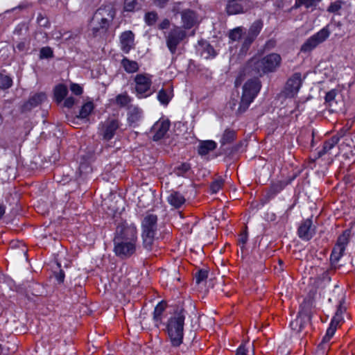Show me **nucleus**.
<instances>
[{
  "label": "nucleus",
  "instance_id": "4d7b16f0",
  "mask_svg": "<svg viewBox=\"0 0 355 355\" xmlns=\"http://www.w3.org/2000/svg\"><path fill=\"white\" fill-rule=\"evenodd\" d=\"M75 103V99L72 96H69L65 98L64 101V106L67 108H71L73 106Z\"/></svg>",
  "mask_w": 355,
  "mask_h": 355
},
{
  "label": "nucleus",
  "instance_id": "cd10ccee",
  "mask_svg": "<svg viewBox=\"0 0 355 355\" xmlns=\"http://www.w3.org/2000/svg\"><path fill=\"white\" fill-rule=\"evenodd\" d=\"M322 0H295L293 8L297 9L304 6L306 9L314 10Z\"/></svg>",
  "mask_w": 355,
  "mask_h": 355
},
{
  "label": "nucleus",
  "instance_id": "39448f33",
  "mask_svg": "<svg viewBox=\"0 0 355 355\" xmlns=\"http://www.w3.org/2000/svg\"><path fill=\"white\" fill-rule=\"evenodd\" d=\"M157 216L147 214L141 221V238L144 249L151 251L157 234Z\"/></svg>",
  "mask_w": 355,
  "mask_h": 355
},
{
  "label": "nucleus",
  "instance_id": "423d86ee",
  "mask_svg": "<svg viewBox=\"0 0 355 355\" xmlns=\"http://www.w3.org/2000/svg\"><path fill=\"white\" fill-rule=\"evenodd\" d=\"M352 237V230L346 229L337 239L336 243L333 248L330 255V262L334 266H336L340 259L343 257L345 249L349 244Z\"/></svg>",
  "mask_w": 355,
  "mask_h": 355
},
{
  "label": "nucleus",
  "instance_id": "58836bf2",
  "mask_svg": "<svg viewBox=\"0 0 355 355\" xmlns=\"http://www.w3.org/2000/svg\"><path fill=\"white\" fill-rule=\"evenodd\" d=\"M255 40L256 39H254V38L252 37L251 36L246 34V35L244 37L241 49H240V53L241 54H246V53L248 51L250 46L254 42Z\"/></svg>",
  "mask_w": 355,
  "mask_h": 355
},
{
  "label": "nucleus",
  "instance_id": "4be33fe9",
  "mask_svg": "<svg viewBox=\"0 0 355 355\" xmlns=\"http://www.w3.org/2000/svg\"><path fill=\"white\" fill-rule=\"evenodd\" d=\"M167 306L166 302L164 301L159 302L155 307L153 311V321L155 326L159 327L162 321V316Z\"/></svg>",
  "mask_w": 355,
  "mask_h": 355
},
{
  "label": "nucleus",
  "instance_id": "2f4dec72",
  "mask_svg": "<svg viewBox=\"0 0 355 355\" xmlns=\"http://www.w3.org/2000/svg\"><path fill=\"white\" fill-rule=\"evenodd\" d=\"M173 97L172 91L167 92L164 89H161L157 94V100L163 105H167Z\"/></svg>",
  "mask_w": 355,
  "mask_h": 355
},
{
  "label": "nucleus",
  "instance_id": "a19ab883",
  "mask_svg": "<svg viewBox=\"0 0 355 355\" xmlns=\"http://www.w3.org/2000/svg\"><path fill=\"white\" fill-rule=\"evenodd\" d=\"M54 57L53 49L50 46H44L40 49L39 58L40 60L50 59Z\"/></svg>",
  "mask_w": 355,
  "mask_h": 355
},
{
  "label": "nucleus",
  "instance_id": "c756f323",
  "mask_svg": "<svg viewBox=\"0 0 355 355\" xmlns=\"http://www.w3.org/2000/svg\"><path fill=\"white\" fill-rule=\"evenodd\" d=\"M31 49V41L29 39L24 38L21 41L17 42L14 46L15 52L21 53L23 55L29 54Z\"/></svg>",
  "mask_w": 355,
  "mask_h": 355
},
{
  "label": "nucleus",
  "instance_id": "774afa93",
  "mask_svg": "<svg viewBox=\"0 0 355 355\" xmlns=\"http://www.w3.org/2000/svg\"><path fill=\"white\" fill-rule=\"evenodd\" d=\"M21 28L19 26H17L14 31L15 34L20 35L21 34Z\"/></svg>",
  "mask_w": 355,
  "mask_h": 355
},
{
  "label": "nucleus",
  "instance_id": "a878e982",
  "mask_svg": "<svg viewBox=\"0 0 355 355\" xmlns=\"http://www.w3.org/2000/svg\"><path fill=\"white\" fill-rule=\"evenodd\" d=\"M121 64L123 69L128 73H135L139 69L137 62L131 60L126 57L121 60Z\"/></svg>",
  "mask_w": 355,
  "mask_h": 355
},
{
  "label": "nucleus",
  "instance_id": "603ef678",
  "mask_svg": "<svg viewBox=\"0 0 355 355\" xmlns=\"http://www.w3.org/2000/svg\"><path fill=\"white\" fill-rule=\"evenodd\" d=\"M37 23L41 27L49 28L50 26V22L48 17L42 13H38L37 17Z\"/></svg>",
  "mask_w": 355,
  "mask_h": 355
},
{
  "label": "nucleus",
  "instance_id": "338daca9",
  "mask_svg": "<svg viewBox=\"0 0 355 355\" xmlns=\"http://www.w3.org/2000/svg\"><path fill=\"white\" fill-rule=\"evenodd\" d=\"M242 146V142L240 141L239 144H236L233 146L232 151H238L240 148Z\"/></svg>",
  "mask_w": 355,
  "mask_h": 355
},
{
  "label": "nucleus",
  "instance_id": "5701e85b",
  "mask_svg": "<svg viewBox=\"0 0 355 355\" xmlns=\"http://www.w3.org/2000/svg\"><path fill=\"white\" fill-rule=\"evenodd\" d=\"M68 94V88L64 84H58L53 88V99L58 103L64 101Z\"/></svg>",
  "mask_w": 355,
  "mask_h": 355
},
{
  "label": "nucleus",
  "instance_id": "c9c22d12",
  "mask_svg": "<svg viewBox=\"0 0 355 355\" xmlns=\"http://www.w3.org/2000/svg\"><path fill=\"white\" fill-rule=\"evenodd\" d=\"M12 85V79L10 76L0 73V89H9Z\"/></svg>",
  "mask_w": 355,
  "mask_h": 355
},
{
  "label": "nucleus",
  "instance_id": "f03ea898",
  "mask_svg": "<svg viewBox=\"0 0 355 355\" xmlns=\"http://www.w3.org/2000/svg\"><path fill=\"white\" fill-rule=\"evenodd\" d=\"M115 15V8L111 4L103 5L98 8L89 21L92 36L97 37L105 33Z\"/></svg>",
  "mask_w": 355,
  "mask_h": 355
},
{
  "label": "nucleus",
  "instance_id": "e2e57ef3",
  "mask_svg": "<svg viewBox=\"0 0 355 355\" xmlns=\"http://www.w3.org/2000/svg\"><path fill=\"white\" fill-rule=\"evenodd\" d=\"M170 21L168 19H164L159 25L160 30L167 29L169 27Z\"/></svg>",
  "mask_w": 355,
  "mask_h": 355
},
{
  "label": "nucleus",
  "instance_id": "bf43d9fd",
  "mask_svg": "<svg viewBox=\"0 0 355 355\" xmlns=\"http://www.w3.org/2000/svg\"><path fill=\"white\" fill-rule=\"evenodd\" d=\"M290 327H291L292 329L296 330L297 331H300L302 329V325L299 324V321L297 319L291 322Z\"/></svg>",
  "mask_w": 355,
  "mask_h": 355
},
{
  "label": "nucleus",
  "instance_id": "49530a36",
  "mask_svg": "<svg viewBox=\"0 0 355 355\" xmlns=\"http://www.w3.org/2000/svg\"><path fill=\"white\" fill-rule=\"evenodd\" d=\"M223 184L224 180L221 178L213 181L209 187L211 193H216L220 189H222Z\"/></svg>",
  "mask_w": 355,
  "mask_h": 355
},
{
  "label": "nucleus",
  "instance_id": "72a5a7b5",
  "mask_svg": "<svg viewBox=\"0 0 355 355\" xmlns=\"http://www.w3.org/2000/svg\"><path fill=\"white\" fill-rule=\"evenodd\" d=\"M142 117V110L138 107H134L128 114V120L130 123L138 122Z\"/></svg>",
  "mask_w": 355,
  "mask_h": 355
},
{
  "label": "nucleus",
  "instance_id": "b1692460",
  "mask_svg": "<svg viewBox=\"0 0 355 355\" xmlns=\"http://www.w3.org/2000/svg\"><path fill=\"white\" fill-rule=\"evenodd\" d=\"M217 144L212 140H207L202 141L198 147V153L204 156L209 153V152L216 149Z\"/></svg>",
  "mask_w": 355,
  "mask_h": 355
},
{
  "label": "nucleus",
  "instance_id": "ea45409f",
  "mask_svg": "<svg viewBox=\"0 0 355 355\" xmlns=\"http://www.w3.org/2000/svg\"><path fill=\"white\" fill-rule=\"evenodd\" d=\"M255 40L256 39H254V38L252 37L251 36L246 34V35L244 37L241 49H240V53L241 54H246V53L248 51L250 46L254 42Z\"/></svg>",
  "mask_w": 355,
  "mask_h": 355
},
{
  "label": "nucleus",
  "instance_id": "5fc2aeb1",
  "mask_svg": "<svg viewBox=\"0 0 355 355\" xmlns=\"http://www.w3.org/2000/svg\"><path fill=\"white\" fill-rule=\"evenodd\" d=\"M57 265H58V268H60V270L58 272H54L55 277L59 284H62L64 281L65 274H64V270L60 268H61L60 263H57Z\"/></svg>",
  "mask_w": 355,
  "mask_h": 355
},
{
  "label": "nucleus",
  "instance_id": "8fccbe9b",
  "mask_svg": "<svg viewBox=\"0 0 355 355\" xmlns=\"http://www.w3.org/2000/svg\"><path fill=\"white\" fill-rule=\"evenodd\" d=\"M343 4V2L341 0L331 2L327 8V11L330 13H336L341 9Z\"/></svg>",
  "mask_w": 355,
  "mask_h": 355
},
{
  "label": "nucleus",
  "instance_id": "aec40b11",
  "mask_svg": "<svg viewBox=\"0 0 355 355\" xmlns=\"http://www.w3.org/2000/svg\"><path fill=\"white\" fill-rule=\"evenodd\" d=\"M181 19L182 27L184 29H190L194 26L196 22L197 15L195 11L191 9H185L181 12Z\"/></svg>",
  "mask_w": 355,
  "mask_h": 355
},
{
  "label": "nucleus",
  "instance_id": "dca6fc26",
  "mask_svg": "<svg viewBox=\"0 0 355 355\" xmlns=\"http://www.w3.org/2000/svg\"><path fill=\"white\" fill-rule=\"evenodd\" d=\"M261 87V82L259 79H250L244 84L243 87L242 95L254 99V98L259 92Z\"/></svg>",
  "mask_w": 355,
  "mask_h": 355
},
{
  "label": "nucleus",
  "instance_id": "37998d69",
  "mask_svg": "<svg viewBox=\"0 0 355 355\" xmlns=\"http://www.w3.org/2000/svg\"><path fill=\"white\" fill-rule=\"evenodd\" d=\"M337 95V91L336 89H331L325 95V103L329 107H332L334 103H336L335 98Z\"/></svg>",
  "mask_w": 355,
  "mask_h": 355
},
{
  "label": "nucleus",
  "instance_id": "9d476101",
  "mask_svg": "<svg viewBox=\"0 0 355 355\" xmlns=\"http://www.w3.org/2000/svg\"><path fill=\"white\" fill-rule=\"evenodd\" d=\"M187 32L182 27L175 26L166 37V46L172 54H175L178 46L187 37Z\"/></svg>",
  "mask_w": 355,
  "mask_h": 355
},
{
  "label": "nucleus",
  "instance_id": "0e129e2a",
  "mask_svg": "<svg viewBox=\"0 0 355 355\" xmlns=\"http://www.w3.org/2000/svg\"><path fill=\"white\" fill-rule=\"evenodd\" d=\"M352 136L349 135L344 138L343 144H345L347 146H351V143L352 142Z\"/></svg>",
  "mask_w": 355,
  "mask_h": 355
},
{
  "label": "nucleus",
  "instance_id": "4468645a",
  "mask_svg": "<svg viewBox=\"0 0 355 355\" xmlns=\"http://www.w3.org/2000/svg\"><path fill=\"white\" fill-rule=\"evenodd\" d=\"M297 174H293L287 179L272 182L266 191V198L267 200L274 198L287 185L290 184L297 177Z\"/></svg>",
  "mask_w": 355,
  "mask_h": 355
},
{
  "label": "nucleus",
  "instance_id": "2eb2a0df",
  "mask_svg": "<svg viewBox=\"0 0 355 355\" xmlns=\"http://www.w3.org/2000/svg\"><path fill=\"white\" fill-rule=\"evenodd\" d=\"M170 128V121L168 120H159L151 128L150 133L152 139L155 141H159L166 134Z\"/></svg>",
  "mask_w": 355,
  "mask_h": 355
},
{
  "label": "nucleus",
  "instance_id": "13d9d810",
  "mask_svg": "<svg viewBox=\"0 0 355 355\" xmlns=\"http://www.w3.org/2000/svg\"><path fill=\"white\" fill-rule=\"evenodd\" d=\"M181 4L182 3L180 2L173 3L171 11L174 15H178L179 13L181 15Z\"/></svg>",
  "mask_w": 355,
  "mask_h": 355
},
{
  "label": "nucleus",
  "instance_id": "3c124183",
  "mask_svg": "<svg viewBox=\"0 0 355 355\" xmlns=\"http://www.w3.org/2000/svg\"><path fill=\"white\" fill-rule=\"evenodd\" d=\"M208 277V271L207 270L201 269L198 270L195 274V279L196 284H200L203 281L206 280Z\"/></svg>",
  "mask_w": 355,
  "mask_h": 355
},
{
  "label": "nucleus",
  "instance_id": "f257e3e1",
  "mask_svg": "<svg viewBox=\"0 0 355 355\" xmlns=\"http://www.w3.org/2000/svg\"><path fill=\"white\" fill-rule=\"evenodd\" d=\"M113 238V252L121 259H127L136 253L138 233L135 223L122 221L119 223Z\"/></svg>",
  "mask_w": 355,
  "mask_h": 355
},
{
  "label": "nucleus",
  "instance_id": "9b49d317",
  "mask_svg": "<svg viewBox=\"0 0 355 355\" xmlns=\"http://www.w3.org/2000/svg\"><path fill=\"white\" fill-rule=\"evenodd\" d=\"M302 85V78L301 73H294L287 80L282 91V96L285 98H294L297 94Z\"/></svg>",
  "mask_w": 355,
  "mask_h": 355
},
{
  "label": "nucleus",
  "instance_id": "bb28decb",
  "mask_svg": "<svg viewBox=\"0 0 355 355\" xmlns=\"http://www.w3.org/2000/svg\"><path fill=\"white\" fill-rule=\"evenodd\" d=\"M338 143V137L332 136L329 139L325 141L323 144V147L322 150H320L318 153V157H321L325 154L328 153Z\"/></svg>",
  "mask_w": 355,
  "mask_h": 355
},
{
  "label": "nucleus",
  "instance_id": "6e6d98bb",
  "mask_svg": "<svg viewBox=\"0 0 355 355\" xmlns=\"http://www.w3.org/2000/svg\"><path fill=\"white\" fill-rule=\"evenodd\" d=\"M71 91L76 95L82 94L83 89L78 84L72 83L70 86Z\"/></svg>",
  "mask_w": 355,
  "mask_h": 355
},
{
  "label": "nucleus",
  "instance_id": "f3484780",
  "mask_svg": "<svg viewBox=\"0 0 355 355\" xmlns=\"http://www.w3.org/2000/svg\"><path fill=\"white\" fill-rule=\"evenodd\" d=\"M46 99V96L43 92L36 93L31 96L28 100L21 106V112L26 113L31 111Z\"/></svg>",
  "mask_w": 355,
  "mask_h": 355
},
{
  "label": "nucleus",
  "instance_id": "e433bc0d",
  "mask_svg": "<svg viewBox=\"0 0 355 355\" xmlns=\"http://www.w3.org/2000/svg\"><path fill=\"white\" fill-rule=\"evenodd\" d=\"M312 306V302L310 299H304L300 304V314H304L306 316H309Z\"/></svg>",
  "mask_w": 355,
  "mask_h": 355
},
{
  "label": "nucleus",
  "instance_id": "f704fd0d",
  "mask_svg": "<svg viewBox=\"0 0 355 355\" xmlns=\"http://www.w3.org/2000/svg\"><path fill=\"white\" fill-rule=\"evenodd\" d=\"M338 323L331 320L329 324V327L327 328L326 334L322 338V342L327 343L330 340V339L334 336L335 332L336 331L337 327L338 326Z\"/></svg>",
  "mask_w": 355,
  "mask_h": 355
},
{
  "label": "nucleus",
  "instance_id": "a18cd8bd",
  "mask_svg": "<svg viewBox=\"0 0 355 355\" xmlns=\"http://www.w3.org/2000/svg\"><path fill=\"white\" fill-rule=\"evenodd\" d=\"M139 9L138 0H125L124 10L127 12H133Z\"/></svg>",
  "mask_w": 355,
  "mask_h": 355
},
{
  "label": "nucleus",
  "instance_id": "7ed1b4c3",
  "mask_svg": "<svg viewBox=\"0 0 355 355\" xmlns=\"http://www.w3.org/2000/svg\"><path fill=\"white\" fill-rule=\"evenodd\" d=\"M184 320V310L175 311L167 320L166 331L173 347H179L182 343Z\"/></svg>",
  "mask_w": 355,
  "mask_h": 355
},
{
  "label": "nucleus",
  "instance_id": "6ab92c4d",
  "mask_svg": "<svg viewBox=\"0 0 355 355\" xmlns=\"http://www.w3.org/2000/svg\"><path fill=\"white\" fill-rule=\"evenodd\" d=\"M196 49L200 56L207 60L214 58L217 55L214 47L205 40L198 41Z\"/></svg>",
  "mask_w": 355,
  "mask_h": 355
},
{
  "label": "nucleus",
  "instance_id": "052dcab7",
  "mask_svg": "<svg viewBox=\"0 0 355 355\" xmlns=\"http://www.w3.org/2000/svg\"><path fill=\"white\" fill-rule=\"evenodd\" d=\"M168 1L169 0H153L154 4L159 8H164Z\"/></svg>",
  "mask_w": 355,
  "mask_h": 355
},
{
  "label": "nucleus",
  "instance_id": "c85d7f7f",
  "mask_svg": "<svg viewBox=\"0 0 355 355\" xmlns=\"http://www.w3.org/2000/svg\"><path fill=\"white\" fill-rule=\"evenodd\" d=\"M263 27V21L262 19H257L255 20L250 26L247 35L251 36L252 37L257 39V36L261 33L262 28Z\"/></svg>",
  "mask_w": 355,
  "mask_h": 355
},
{
  "label": "nucleus",
  "instance_id": "20e7f679",
  "mask_svg": "<svg viewBox=\"0 0 355 355\" xmlns=\"http://www.w3.org/2000/svg\"><path fill=\"white\" fill-rule=\"evenodd\" d=\"M282 57L276 53H269L259 59L250 61L252 70L260 76L276 72L282 64Z\"/></svg>",
  "mask_w": 355,
  "mask_h": 355
},
{
  "label": "nucleus",
  "instance_id": "473e14b6",
  "mask_svg": "<svg viewBox=\"0 0 355 355\" xmlns=\"http://www.w3.org/2000/svg\"><path fill=\"white\" fill-rule=\"evenodd\" d=\"M191 169V166L188 162H182L175 166L173 173L179 177H185L186 174Z\"/></svg>",
  "mask_w": 355,
  "mask_h": 355
},
{
  "label": "nucleus",
  "instance_id": "6e6552de",
  "mask_svg": "<svg viewBox=\"0 0 355 355\" xmlns=\"http://www.w3.org/2000/svg\"><path fill=\"white\" fill-rule=\"evenodd\" d=\"M330 34L331 32L329 26H324L304 42V43L301 46L300 51L302 53L311 52L320 44L324 42L329 37Z\"/></svg>",
  "mask_w": 355,
  "mask_h": 355
},
{
  "label": "nucleus",
  "instance_id": "a211bd4d",
  "mask_svg": "<svg viewBox=\"0 0 355 355\" xmlns=\"http://www.w3.org/2000/svg\"><path fill=\"white\" fill-rule=\"evenodd\" d=\"M121 49L125 53H128L135 48V34L131 31L123 32L120 35Z\"/></svg>",
  "mask_w": 355,
  "mask_h": 355
},
{
  "label": "nucleus",
  "instance_id": "1a4fd4ad",
  "mask_svg": "<svg viewBox=\"0 0 355 355\" xmlns=\"http://www.w3.org/2000/svg\"><path fill=\"white\" fill-rule=\"evenodd\" d=\"M120 121L116 118H108L98 125V135L105 141L111 140L120 127Z\"/></svg>",
  "mask_w": 355,
  "mask_h": 355
},
{
  "label": "nucleus",
  "instance_id": "393cba45",
  "mask_svg": "<svg viewBox=\"0 0 355 355\" xmlns=\"http://www.w3.org/2000/svg\"><path fill=\"white\" fill-rule=\"evenodd\" d=\"M236 138V132L231 128H226L220 139L221 146L232 144Z\"/></svg>",
  "mask_w": 355,
  "mask_h": 355
},
{
  "label": "nucleus",
  "instance_id": "ddd939ff",
  "mask_svg": "<svg viewBox=\"0 0 355 355\" xmlns=\"http://www.w3.org/2000/svg\"><path fill=\"white\" fill-rule=\"evenodd\" d=\"M316 233V226L313 225L312 216L303 220L297 228V235L303 241H310Z\"/></svg>",
  "mask_w": 355,
  "mask_h": 355
},
{
  "label": "nucleus",
  "instance_id": "09e8293b",
  "mask_svg": "<svg viewBox=\"0 0 355 355\" xmlns=\"http://www.w3.org/2000/svg\"><path fill=\"white\" fill-rule=\"evenodd\" d=\"M248 234L247 230L245 229L239 234V238H238V244L240 246V248H241V250L242 252H243V250L245 249V246L246 243L248 242Z\"/></svg>",
  "mask_w": 355,
  "mask_h": 355
},
{
  "label": "nucleus",
  "instance_id": "864d4df0",
  "mask_svg": "<svg viewBox=\"0 0 355 355\" xmlns=\"http://www.w3.org/2000/svg\"><path fill=\"white\" fill-rule=\"evenodd\" d=\"M31 6H32L31 3L28 2V1H24L21 2L17 6L12 8L11 10H6V12H12V11H15L17 10L21 11L24 10H26Z\"/></svg>",
  "mask_w": 355,
  "mask_h": 355
},
{
  "label": "nucleus",
  "instance_id": "4c0bfd02",
  "mask_svg": "<svg viewBox=\"0 0 355 355\" xmlns=\"http://www.w3.org/2000/svg\"><path fill=\"white\" fill-rule=\"evenodd\" d=\"M253 101L254 99L242 95L237 112L239 114L245 112Z\"/></svg>",
  "mask_w": 355,
  "mask_h": 355
},
{
  "label": "nucleus",
  "instance_id": "c03bdc74",
  "mask_svg": "<svg viewBox=\"0 0 355 355\" xmlns=\"http://www.w3.org/2000/svg\"><path fill=\"white\" fill-rule=\"evenodd\" d=\"M243 35V28L239 26L231 30L229 33V38L232 41L239 40Z\"/></svg>",
  "mask_w": 355,
  "mask_h": 355
},
{
  "label": "nucleus",
  "instance_id": "79ce46f5",
  "mask_svg": "<svg viewBox=\"0 0 355 355\" xmlns=\"http://www.w3.org/2000/svg\"><path fill=\"white\" fill-rule=\"evenodd\" d=\"M115 102L120 107H125L130 103V98L127 94H120L116 96Z\"/></svg>",
  "mask_w": 355,
  "mask_h": 355
},
{
  "label": "nucleus",
  "instance_id": "f8f14e48",
  "mask_svg": "<svg viewBox=\"0 0 355 355\" xmlns=\"http://www.w3.org/2000/svg\"><path fill=\"white\" fill-rule=\"evenodd\" d=\"M334 295H337V300L334 297H330L329 299V302L337 301V309L335 313V315L332 318L331 320L340 324V322L343 320V313L346 311V307L344 305L345 304V293L340 289H334L333 291Z\"/></svg>",
  "mask_w": 355,
  "mask_h": 355
},
{
  "label": "nucleus",
  "instance_id": "680f3d73",
  "mask_svg": "<svg viewBox=\"0 0 355 355\" xmlns=\"http://www.w3.org/2000/svg\"><path fill=\"white\" fill-rule=\"evenodd\" d=\"M347 130L346 129H341L340 131L337 132L336 135H334L333 137H338V141L341 138H345L347 136H349V135H347Z\"/></svg>",
  "mask_w": 355,
  "mask_h": 355
},
{
  "label": "nucleus",
  "instance_id": "69168bd1",
  "mask_svg": "<svg viewBox=\"0 0 355 355\" xmlns=\"http://www.w3.org/2000/svg\"><path fill=\"white\" fill-rule=\"evenodd\" d=\"M6 212V207L3 205H0V219L3 217Z\"/></svg>",
  "mask_w": 355,
  "mask_h": 355
},
{
  "label": "nucleus",
  "instance_id": "412c9836",
  "mask_svg": "<svg viewBox=\"0 0 355 355\" xmlns=\"http://www.w3.org/2000/svg\"><path fill=\"white\" fill-rule=\"evenodd\" d=\"M167 202L174 208L180 209L185 203L186 199L179 191H173L167 197Z\"/></svg>",
  "mask_w": 355,
  "mask_h": 355
},
{
  "label": "nucleus",
  "instance_id": "0eeeda50",
  "mask_svg": "<svg viewBox=\"0 0 355 355\" xmlns=\"http://www.w3.org/2000/svg\"><path fill=\"white\" fill-rule=\"evenodd\" d=\"M153 76L149 73H139L134 78L135 92L138 98H146L151 96L154 91L151 89Z\"/></svg>",
  "mask_w": 355,
  "mask_h": 355
},
{
  "label": "nucleus",
  "instance_id": "7c9ffc66",
  "mask_svg": "<svg viewBox=\"0 0 355 355\" xmlns=\"http://www.w3.org/2000/svg\"><path fill=\"white\" fill-rule=\"evenodd\" d=\"M94 109V105L92 101H88L81 107L78 117L81 119H87Z\"/></svg>",
  "mask_w": 355,
  "mask_h": 355
},
{
  "label": "nucleus",
  "instance_id": "de8ad7c7",
  "mask_svg": "<svg viewBox=\"0 0 355 355\" xmlns=\"http://www.w3.org/2000/svg\"><path fill=\"white\" fill-rule=\"evenodd\" d=\"M158 19V16L156 12L152 11L146 13L144 19L145 22L148 26L154 25Z\"/></svg>",
  "mask_w": 355,
  "mask_h": 355
}]
</instances>
